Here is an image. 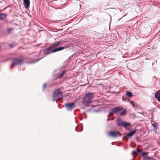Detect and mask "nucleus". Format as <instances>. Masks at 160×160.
I'll use <instances>...</instances> for the list:
<instances>
[{"label": "nucleus", "mask_w": 160, "mask_h": 160, "mask_svg": "<svg viewBox=\"0 0 160 160\" xmlns=\"http://www.w3.org/2000/svg\"><path fill=\"white\" fill-rule=\"evenodd\" d=\"M126 95L129 97H131L132 96V94L131 92L127 91H126Z\"/></svg>", "instance_id": "nucleus-19"}, {"label": "nucleus", "mask_w": 160, "mask_h": 160, "mask_svg": "<svg viewBox=\"0 0 160 160\" xmlns=\"http://www.w3.org/2000/svg\"><path fill=\"white\" fill-rule=\"evenodd\" d=\"M110 120V118H108V119H107V121H109Z\"/></svg>", "instance_id": "nucleus-28"}, {"label": "nucleus", "mask_w": 160, "mask_h": 160, "mask_svg": "<svg viewBox=\"0 0 160 160\" xmlns=\"http://www.w3.org/2000/svg\"><path fill=\"white\" fill-rule=\"evenodd\" d=\"M66 72V71H62V73H61V74H60L59 75H58V78H60L61 77H62L63 76V75L64 73Z\"/></svg>", "instance_id": "nucleus-20"}, {"label": "nucleus", "mask_w": 160, "mask_h": 160, "mask_svg": "<svg viewBox=\"0 0 160 160\" xmlns=\"http://www.w3.org/2000/svg\"><path fill=\"white\" fill-rule=\"evenodd\" d=\"M127 110L126 109H124L123 111H122L120 113V115L121 116H124L126 115Z\"/></svg>", "instance_id": "nucleus-16"}, {"label": "nucleus", "mask_w": 160, "mask_h": 160, "mask_svg": "<svg viewBox=\"0 0 160 160\" xmlns=\"http://www.w3.org/2000/svg\"><path fill=\"white\" fill-rule=\"evenodd\" d=\"M100 111V109H98V110H94L93 111L94 112H98Z\"/></svg>", "instance_id": "nucleus-24"}, {"label": "nucleus", "mask_w": 160, "mask_h": 160, "mask_svg": "<svg viewBox=\"0 0 160 160\" xmlns=\"http://www.w3.org/2000/svg\"><path fill=\"white\" fill-rule=\"evenodd\" d=\"M63 98L62 92L60 89H58L54 91L52 95L53 102L59 100Z\"/></svg>", "instance_id": "nucleus-2"}, {"label": "nucleus", "mask_w": 160, "mask_h": 160, "mask_svg": "<svg viewBox=\"0 0 160 160\" xmlns=\"http://www.w3.org/2000/svg\"><path fill=\"white\" fill-rule=\"evenodd\" d=\"M39 59H38L37 60H36L35 61H33V62H29V63H35L38 61H39Z\"/></svg>", "instance_id": "nucleus-22"}, {"label": "nucleus", "mask_w": 160, "mask_h": 160, "mask_svg": "<svg viewBox=\"0 0 160 160\" xmlns=\"http://www.w3.org/2000/svg\"><path fill=\"white\" fill-rule=\"evenodd\" d=\"M129 102L133 108L135 109L136 107L137 106V104L136 103H134L132 101H130Z\"/></svg>", "instance_id": "nucleus-17"}, {"label": "nucleus", "mask_w": 160, "mask_h": 160, "mask_svg": "<svg viewBox=\"0 0 160 160\" xmlns=\"http://www.w3.org/2000/svg\"><path fill=\"white\" fill-rule=\"evenodd\" d=\"M13 29L12 28H9L8 29V33H11V30H13Z\"/></svg>", "instance_id": "nucleus-21"}, {"label": "nucleus", "mask_w": 160, "mask_h": 160, "mask_svg": "<svg viewBox=\"0 0 160 160\" xmlns=\"http://www.w3.org/2000/svg\"><path fill=\"white\" fill-rule=\"evenodd\" d=\"M63 42L62 41H58L57 42H55L53 43L52 45L47 48L44 50L43 51V53L44 54H50V51L52 49V48L54 47H57L59 45H63Z\"/></svg>", "instance_id": "nucleus-4"}, {"label": "nucleus", "mask_w": 160, "mask_h": 160, "mask_svg": "<svg viewBox=\"0 0 160 160\" xmlns=\"http://www.w3.org/2000/svg\"><path fill=\"white\" fill-rule=\"evenodd\" d=\"M12 62L10 66L11 69L15 65H20L23 63V60L18 58H12Z\"/></svg>", "instance_id": "nucleus-5"}, {"label": "nucleus", "mask_w": 160, "mask_h": 160, "mask_svg": "<svg viewBox=\"0 0 160 160\" xmlns=\"http://www.w3.org/2000/svg\"><path fill=\"white\" fill-rule=\"evenodd\" d=\"M124 148L125 149H126V148L125 147H124Z\"/></svg>", "instance_id": "nucleus-31"}, {"label": "nucleus", "mask_w": 160, "mask_h": 160, "mask_svg": "<svg viewBox=\"0 0 160 160\" xmlns=\"http://www.w3.org/2000/svg\"><path fill=\"white\" fill-rule=\"evenodd\" d=\"M75 103L74 102L68 103L65 105V107L68 111H72L74 108Z\"/></svg>", "instance_id": "nucleus-8"}, {"label": "nucleus", "mask_w": 160, "mask_h": 160, "mask_svg": "<svg viewBox=\"0 0 160 160\" xmlns=\"http://www.w3.org/2000/svg\"><path fill=\"white\" fill-rule=\"evenodd\" d=\"M75 130L76 131H77V132H81L82 131V129H81L80 130V131H78V130H77V128H75Z\"/></svg>", "instance_id": "nucleus-27"}, {"label": "nucleus", "mask_w": 160, "mask_h": 160, "mask_svg": "<svg viewBox=\"0 0 160 160\" xmlns=\"http://www.w3.org/2000/svg\"><path fill=\"white\" fill-rule=\"evenodd\" d=\"M69 46H68V45H66L63 47H59L54 49H52L50 50V54L62 50L64 49L69 48Z\"/></svg>", "instance_id": "nucleus-6"}, {"label": "nucleus", "mask_w": 160, "mask_h": 160, "mask_svg": "<svg viewBox=\"0 0 160 160\" xmlns=\"http://www.w3.org/2000/svg\"><path fill=\"white\" fill-rule=\"evenodd\" d=\"M122 126H123L125 128L128 129V127L130 126V124L129 123L126 122H124L123 123Z\"/></svg>", "instance_id": "nucleus-14"}, {"label": "nucleus", "mask_w": 160, "mask_h": 160, "mask_svg": "<svg viewBox=\"0 0 160 160\" xmlns=\"http://www.w3.org/2000/svg\"><path fill=\"white\" fill-rule=\"evenodd\" d=\"M127 99L125 98H124V97H122V100L123 101H126V100H127Z\"/></svg>", "instance_id": "nucleus-25"}, {"label": "nucleus", "mask_w": 160, "mask_h": 160, "mask_svg": "<svg viewBox=\"0 0 160 160\" xmlns=\"http://www.w3.org/2000/svg\"><path fill=\"white\" fill-rule=\"evenodd\" d=\"M46 86V83H44L43 86L42 90L44 91V88H45Z\"/></svg>", "instance_id": "nucleus-23"}, {"label": "nucleus", "mask_w": 160, "mask_h": 160, "mask_svg": "<svg viewBox=\"0 0 160 160\" xmlns=\"http://www.w3.org/2000/svg\"><path fill=\"white\" fill-rule=\"evenodd\" d=\"M136 130H133L127 133L126 135V136L128 137H130L133 136L136 133Z\"/></svg>", "instance_id": "nucleus-13"}, {"label": "nucleus", "mask_w": 160, "mask_h": 160, "mask_svg": "<svg viewBox=\"0 0 160 160\" xmlns=\"http://www.w3.org/2000/svg\"><path fill=\"white\" fill-rule=\"evenodd\" d=\"M109 114L108 115V117H109Z\"/></svg>", "instance_id": "nucleus-30"}, {"label": "nucleus", "mask_w": 160, "mask_h": 160, "mask_svg": "<svg viewBox=\"0 0 160 160\" xmlns=\"http://www.w3.org/2000/svg\"><path fill=\"white\" fill-rule=\"evenodd\" d=\"M9 46L10 47V48H12L13 47V45L12 44H9Z\"/></svg>", "instance_id": "nucleus-26"}, {"label": "nucleus", "mask_w": 160, "mask_h": 160, "mask_svg": "<svg viewBox=\"0 0 160 160\" xmlns=\"http://www.w3.org/2000/svg\"><path fill=\"white\" fill-rule=\"evenodd\" d=\"M108 135L113 138H117L121 136V134L119 131H111L108 133Z\"/></svg>", "instance_id": "nucleus-7"}, {"label": "nucleus", "mask_w": 160, "mask_h": 160, "mask_svg": "<svg viewBox=\"0 0 160 160\" xmlns=\"http://www.w3.org/2000/svg\"><path fill=\"white\" fill-rule=\"evenodd\" d=\"M124 122L120 118H118L116 119V122L117 123L118 126H122Z\"/></svg>", "instance_id": "nucleus-11"}, {"label": "nucleus", "mask_w": 160, "mask_h": 160, "mask_svg": "<svg viewBox=\"0 0 160 160\" xmlns=\"http://www.w3.org/2000/svg\"><path fill=\"white\" fill-rule=\"evenodd\" d=\"M97 106V105H95V106H93L92 107H96V106Z\"/></svg>", "instance_id": "nucleus-29"}, {"label": "nucleus", "mask_w": 160, "mask_h": 160, "mask_svg": "<svg viewBox=\"0 0 160 160\" xmlns=\"http://www.w3.org/2000/svg\"><path fill=\"white\" fill-rule=\"evenodd\" d=\"M138 153H140L142 158V160H148V159L154 160L155 159L148 156V152H141V150H138V148L136 150L133 151L132 152L133 158H135L137 155Z\"/></svg>", "instance_id": "nucleus-1"}, {"label": "nucleus", "mask_w": 160, "mask_h": 160, "mask_svg": "<svg viewBox=\"0 0 160 160\" xmlns=\"http://www.w3.org/2000/svg\"><path fill=\"white\" fill-rule=\"evenodd\" d=\"M154 129H157L158 128V123L157 122L153 123L152 124Z\"/></svg>", "instance_id": "nucleus-18"}, {"label": "nucleus", "mask_w": 160, "mask_h": 160, "mask_svg": "<svg viewBox=\"0 0 160 160\" xmlns=\"http://www.w3.org/2000/svg\"><path fill=\"white\" fill-rule=\"evenodd\" d=\"M93 93L92 92L86 93L83 98L82 103L85 105L90 103L92 102V98L93 97Z\"/></svg>", "instance_id": "nucleus-3"}, {"label": "nucleus", "mask_w": 160, "mask_h": 160, "mask_svg": "<svg viewBox=\"0 0 160 160\" xmlns=\"http://www.w3.org/2000/svg\"><path fill=\"white\" fill-rule=\"evenodd\" d=\"M123 109V108L122 107L119 106L112 109L111 110V112L114 113H116L121 110H122Z\"/></svg>", "instance_id": "nucleus-9"}, {"label": "nucleus", "mask_w": 160, "mask_h": 160, "mask_svg": "<svg viewBox=\"0 0 160 160\" xmlns=\"http://www.w3.org/2000/svg\"><path fill=\"white\" fill-rule=\"evenodd\" d=\"M30 1L29 0H23V4L26 8H28L29 7Z\"/></svg>", "instance_id": "nucleus-10"}, {"label": "nucleus", "mask_w": 160, "mask_h": 160, "mask_svg": "<svg viewBox=\"0 0 160 160\" xmlns=\"http://www.w3.org/2000/svg\"><path fill=\"white\" fill-rule=\"evenodd\" d=\"M155 98H157L159 102H160V91H157L155 93Z\"/></svg>", "instance_id": "nucleus-12"}, {"label": "nucleus", "mask_w": 160, "mask_h": 160, "mask_svg": "<svg viewBox=\"0 0 160 160\" xmlns=\"http://www.w3.org/2000/svg\"><path fill=\"white\" fill-rule=\"evenodd\" d=\"M7 16L6 13H3L0 12V20H2L5 18Z\"/></svg>", "instance_id": "nucleus-15"}, {"label": "nucleus", "mask_w": 160, "mask_h": 160, "mask_svg": "<svg viewBox=\"0 0 160 160\" xmlns=\"http://www.w3.org/2000/svg\"><path fill=\"white\" fill-rule=\"evenodd\" d=\"M131 160H133L132 159H131Z\"/></svg>", "instance_id": "nucleus-32"}]
</instances>
